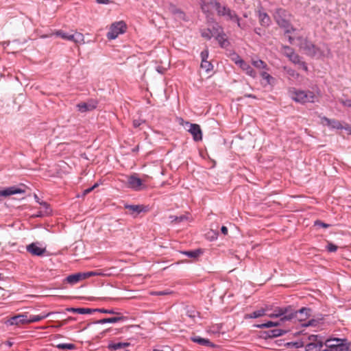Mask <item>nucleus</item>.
<instances>
[{
  "label": "nucleus",
  "mask_w": 351,
  "mask_h": 351,
  "mask_svg": "<svg viewBox=\"0 0 351 351\" xmlns=\"http://www.w3.org/2000/svg\"><path fill=\"white\" fill-rule=\"evenodd\" d=\"M214 6L215 7L216 10L219 16H224L227 19L237 22L238 26H241L239 18L236 14L234 11L231 10L226 6H222L215 0H210L208 2L206 1L205 0H202L200 1V7L204 13H209L211 8Z\"/></svg>",
  "instance_id": "1"
},
{
  "label": "nucleus",
  "mask_w": 351,
  "mask_h": 351,
  "mask_svg": "<svg viewBox=\"0 0 351 351\" xmlns=\"http://www.w3.org/2000/svg\"><path fill=\"white\" fill-rule=\"evenodd\" d=\"M289 95L292 100L301 104L314 103L317 99L313 91L301 90L294 87L289 89Z\"/></svg>",
  "instance_id": "2"
},
{
  "label": "nucleus",
  "mask_w": 351,
  "mask_h": 351,
  "mask_svg": "<svg viewBox=\"0 0 351 351\" xmlns=\"http://www.w3.org/2000/svg\"><path fill=\"white\" fill-rule=\"evenodd\" d=\"M274 16L278 25L285 29V33L289 34L295 30L290 24L289 18L291 15L285 10L282 8L277 9Z\"/></svg>",
  "instance_id": "3"
},
{
  "label": "nucleus",
  "mask_w": 351,
  "mask_h": 351,
  "mask_svg": "<svg viewBox=\"0 0 351 351\" xmlns=\"http://www.w3.org/2000/svg\"><path fill=\"white\" fill-rule=\"evenodd\" d=\"M311 309L309 308H302L298 311H294L291 307L290 314L291 317L290 320L295 319L298 320V322H301V325L303 326H313L314 324L315 320L311 319L309 321L306 322V319L310 316Z\"/></svg>",
  "instance_id": "4"
},
{
  "label": "nucleus",
  "mask_w": 351,
  "mask_h": 351,
  "mask_svg": "<svg viewBox=\"0 0 351 351\" xmlns=\"http://www.w3.org/2000/svg\"><path fill=\"white\" fill-rule=\"evenodd\" d=\"M327 348L334 349V351H351V343L347 339L333 338L326 341Z\"/></svg>",
  "instance_id": "5"
},
{
  "label": "nucleus",
  "mask_w": 351,
  "mask_h": 351,
  "mask_svg": "<svg viewBox=\"0 0 351 351\" xmlns=\"http://www.w3.org/2000/svg\"><path fill=\"white\" fill-rule=\"evenodd\" d=\"M126 24L123 21L115 22L111 25L109 32L107 34V38L109 40L115 39L119 34H123L126 31Z\"/></svg>",
  "instance_id": "6"
},
{
  "label": "nucleus",
  "mask_w": 351,
  "mask_h": 351,
  "mask_svg": "<svg viewBox=\"0 0 351 351\" xmlns=\"http://www.w3.org/2000/svg\"><path fill=\"white\" fill-rule=\"evenodd\" d=\"M291 306L280 308L278 307L274 309V313L268 314V316L271 318L274 317H280V321L285 322L287 320H290L291 315L290 314Z\"/></svg>",
  "instance_id": "7"
},
{
  "label": "nucleus",
  "mask_w": 351,
  "mask_h": 351,
  "mask_svg": "<svg viewBox=\"0 0 351 351\" xmlns=\"http://www.w3.org/2000/svg\"><path fill=\"white\" fill-rule=\"evenodd\" d=\"M185 125L189 126L187 131L192 135L195 141H200L202 140V132L198 124L191 123L189 121H186Z\"/></svg>",
  "instance_id": "8"
},
{
  "label": "nucleus",
  "mask_w": 351,
  "mask_h": 351,
  "mask_svg": "<svg viewBox=\"0 0 351 351\" xmlns=\"http://www.w3.org/2000/svg\"><path fill=\"white\" fill-rule=\"evenodd\" d=\"M98 101L96 99H90L86 102H81L76 105V108L80 112L92 111L97 106Z\"/></svg>",
  "instance_id": "9"
},
{
  "label": "nucleus",
  "mask_w": 351,
  "mask_h": 351,
  "mask_svg": "<svg viewBox=\"0 0 351 351\" xmlns=\"http://www.w3.org/2000/svg\"><path fill=\"white\" fill-rule=\"evenodd\" d=\"M283 54L294 64H300V57L297 54L294 49L289 46H282Z\"/></svg>",
  "instance_id": "10"
},
{
  "label": "nucleus",
  "mask_w": 351,
  "mask_h": 351,
  "mask_svg": "<svg viewBox=\"0 0 351 351\" xmlns=\"http://www.w3.org/2000/svg\"><path fill=\"white\" fill-rule=\"evenodd\" d=\"M39 243H32L26 247L27 251L34 256H41L46 252L45 247L39 246Z\"/></svg>",
  "instance_id": "11"
},
{
  "label": "nucleus",
  "mask_w": 351,
  "mask_h": 351,
  "mask_svg": "<svg viewBox=\"0 0 351 351\" xmlns=\"http://www.w3.org/2000/svg\"><path fill=\"white\" fill-rule=\"evenodd\" d=\"M268 71H261L259 75L262 77L263 86H269L272 87L276 84V79L268 73Z\"/></svg>",
  "instance_id": "12"
},
{
  "label": "nucleus",
  "mask_w": 351,
  "mask_h": 351,
  "mask_svg": "<svg viewBox=\"0 0 351 351\" xmlns=\"http://www.w3.org/2000/svg\"><path fill=\"white\" fill-rule=\"evenodd\" d=\"M300 47L309 56H315L317 54L316 47L312 43L308 41L306 39L302 40Z\"/></svg>",
  "instance_id": "13"
},
{
  "label": "nucleus",
  "mask_w": 351,
  "mask_h": 351,
  "mask_svg": "<svg viewBox=\"0 0 351 351\" xmlns=\"http://www.w3.org/2000/svg\"><path fill=\"white\" fill-rule=\"evenodd\" d=\"M25 191L16 186H10L0 191V200L12 195L23 193Z\"/></svg>",
  "instance_id": "14"
},
{
  "label": "nucleus",
  "mask_w": 351,
  "mask_h": 351,
  "mask_svg": "<svg viewBox=\"0 0 351 351\" xmlns=\"http://www.w3.org/2000/svg\"><path fill=\"white\" fill-rule=\"evenodd\" d=\"M309 340L311 341L304 346L306 351H313L314 349L321 348L323 346L322 342L317 341V335H311L309 337Z\"/></svg>",
  "instance_id": "15"
},
{
  "label": "nucleus",
  "mask_w": 351,
  "mask_h": 351,
  "mask_svg": "<svg viewBox=\"0 0 351 351\" xmlns=\"http://www.w3.org/2000/svg\"><path fill=\"white\" fill-rule=\"evenodd\" d=\"M321 123L331 129H342L343 126L341 122L336 119H330L326 117H321Z\"/></svg>",
  "instance_id": "16"
},
{
  "label": "nucleus",
  "mask_w": 351,
  "mask_h": 351,
  "mask_svg": "<svg viewBox=\"0 0 351 351\" xmlns=\"http://www.w3.org/2000/svg\"><path fill=\"white\" fill-rule=\"evenodd\" d=\"M128 184L130 188L135 191H138L143 182L141 178H138L136 174H133L128 177Z\"/></svg>",
  "instance_id": "17"
},
{
  "label": "nucleus",
  "mask_w": 351,
  "mask_h": 351,
  "mask_svg": "<svg viewBox=\"0 0 351 351\" xmlns=\"http://www.w3.org/2000/svg\"><path fill=\"white\" fill-rule=\"evenodd\" d=\"M11 325H20L29 324L28 316L27 314H19L12 317L10 320Z\"/></svg>",
  "instance_id": "18"
},
{
  "label": "nucleus",
  "mask_w": 351,
  "mask_h": 351,
  "mask_svg": "<svg viewBox=\"0 0 351 351\" xmlns=\"http://www.w3.org/2000/svg\"><path fill=\"white\" fill-rule=\"evenodd\" d=\"M116 315L115 317H112L101 319L99 320H97L96 322V323L99 324H107V323L112 324V323L123 322V321H125L127 319V318L123 316L121 313V315Z\"/></svg>",
  "instance_id": "19"
},
{
  "label": "nucleus",
  "mask_w": 351,
  "mask_h": 351,
  "mask_svg": "<svg viewBox=\"0 0 351 351\" xmlns=\"http://www.w3.org/2000/svg\"><path fill=\"white\" fill-rule=\"evenodd\" d=\"M124 208L130 211V215H134L135 217L141 212L146 210L145 207L143 205L125 204Z\"/></svg>",
  "instance_id": "20"
},
{
  "label": "nucleus",
  "mask_w": 351,
  "mask_h": 351,
  "mask_svg": "<svg viewBox=\"0 0 351 351\" xmlns=\"http://www.w3.org/2000/svg\"><path fill=\"white\" fill-rule=\"evenodd\" d=\"M40 204L44 208L43 210L38 211L32 215L33 217H43L44 216L49 215L51 213V209L49 204L45 202H42Z\"/></svg>",
  "instance_id": "21"
},
{
  "label": "nucleus",
  "mask_w": 351,
  "mask_h": 351,
  "mask_svg": "<svg viewBox=\"0 0 351 351\" xmlns=\"http://www.w3.org/2000/svg\"><path fill=\"white\" fill-rule=\"evenodd\" d=\"M191 341L201 346L214 347L215 345L208 339L202 338L199 336H194L191 338Z\"/></svg>",
  "instance_id": "22"
},
{
  "label": "nucleus",
  "mask_w": 351,
  "mask_h": 351,
  "mask_svg": "<svg viewBox=\"0 0 351 351\" xmlns=\"http://www.w3.org/2000/svg\"><path fill=\"white\" fill-rule=\"evenodd\" d=\"M251 64L260 71L269 69L267 63L258 58H252Z\"/></svg>",
  "instance_id": "23"
},
{
  "label": "nucleus",
  "mask_w": 351,
  "mask_h": 351,
  "mask_svg": "<svg viewBox=\"0 0 351 351\" xmlns=\"http://www.w3.org/2000/svg\"><path fill=\"white\" fill-rule=\"evenodd\" d=\"M216 40L218 41L219 45L222 48L226 47L229 45V42L227 39L226 35L221 31L220 33H217V35L215 36Z\"/></svg>",
  "instance_id": "24"
},
{
  "label": "nucleus",
  "mask_w": 351,
  "mask_h": 351,
  "mask_svg": "<svg viewBox=\"0 0 351 351\" xmlns=\"http://www.w3.org/2000/svg\"><path fill=\"white\" fill-rule=\"evenodd\" d=\"M258 18L259 22L262 26L267 27L271 23L270 17L265 12H262L261 11H258Z\"/></svg>",
  "instance_id": "25"
},
{
  "label": "nucleus",
  "mask_w": 351,
  "mask_h": 351,
  "mask_svg": "<svg viewBox=\"0 0 351 351\" xmlns=\"http://www.w3.org/2000/svg\"><path fill=\"white\" fill-rule=\"evenodd\" d=\"M130 345V343L128 342H118V343H114L111 342L108 344V348L110 350H117L121 348H125L126 347H128Z\"/></svg>",
  "instance_id": "26"
},
{
  "label": "nucleus",
  "mask_w": 351,
  "mask_h": 351,
  "mask_svg": "<svg viewBox=\"0 0 351 351\" xmlns=\"http://www.w3.org/2000/svg\"><path fill=\"white\" fill-rule=\"evenodd\" d=\"M66 282L71 285H75L79 281L83 280L82 273H77L75 274L69 275L66 277Z\"/></svg>",
  "instance_id": "27"
},
{
  "label": "nucleus",
  "mask_w": 351,
  "mask_h": 351,
  "mask_svg": "<svg viewBox=\"0 0 351 351\" xmlns=\"http://www.w3.org/2000/svg\"><path fill=\"white\" fill-rule=\"evenodd\" d=\"M51 313H41L40 315H29L28 317L29 324L40 322L45 318H47Z\"/></svg>",
  "instance_id": "28"
},
{
  "label": "nucleus",
  "mask_w": 351,
  "mask_h": 351,
  "mask_svg": "<svg viewBox=\"0 0 351 351\" xmlns=\"http://www.w3.org/2000/svg\"><path fill=\"white\" fill-rule=\"evenodd\" d=\"M285 333V330L278 328L271 329L266 332L267 337L269 338L280 337L284 335Z\"/></svg>",
  "instance_id": "29"
},
{
  "label": "nucleus",
  "mask_w": 351,
  "mask_h": 351,
  "mask_svg": "<svg viewBox=\"0 0 351 351\" xmlns=\"http://www.w3.org/2000/svg\"><path fill=\"white\" fill-rule=\"evenodd\" d=\"M71 312L77 313L79 314H91L93 312H96V308H71L70 310Z\"/></svg>",
  "instance_id": "30"
},
{
  "label": "nucleus",
  "mask_w": 351,
  "mask_h": 351,
  "mask_svg": "<svg viewBox=\"0 0 351 351\" xmlns=\"http://www.w3.org/2000/svg\"><path fill=\"white\" fill-rule=\"evenodd\" d=\"M265 314V311L263 308L256 311L250 314H245L244 315L245 319H252L260 317Z\"/></svg>",
  "instance_id": "31"
},
{
  "label": "nucleus",
  "mask_w": 351,
  "mask_h": 351,
  "mask_svg": "<svg viewBox=\"0 0 351 351\" xmlns=\"http://www.w3.org/2000/svg\"><path fill=\"white\" fill-rule=\"evenodd\" d=\"M243 71L245 72L249 76L255 78L256 77V72L248 64H246L243 61Z\"/></svg>",
  "instance_id": "32"
},
{
  "label": "nucleus",
  "mask_w": 351,
  "mask_h": 351,
  "mask_svg": "<svg viewBox=\"0 0 351 351\" xmlns=\"http://www.w3.org/2000/svg\"><path fill=\"white\" fill-rule=\"evenodd\" d=\"M182 254H184V255L187 256L189 258H195L202 254V251L200 249H197L195 250L184 251L182 252Z\"/></svg>",
  "instance_id": "33"
},
{
  "label": "nucleus",
  "mask_w": 351,
  "mask_h": 351,
  "mask_svg": "<svg viewBox=\"0 0 351 351\" xmlns=\"http://www.w3.org/2000/svg\"><path fill=\"white\" fill-rule=\"evenodd\" d=\"M72 41L75 43H84V36L80 32H75V34H72Z\"/></svg>",
  "instance_id": "34"
},
{
  "label": "nucleus",
  "mask_w": 351,
  "mask_h": 351,
  "mask_svg": "<svg viewBox=\"0 0 351 351\" xmlns=\"http://www.w3.org/2000/svg\"><path fill=\"white\" fill-rule=\"evenodd\" d=\"M283 70L289 76L294 79H298L300 76V74L297 73L294 69L288 66H284Z\"/></svg>",
  "instance_id": "35"
},
{
  "label": "nucleus",
  "mask_w": 351,
  "mask_h": 351,
  "mask_svg": "<svg viewBox=\"0 0 351 351\" xmlns=\"http://www.w3.org/2000/svg\"><path fill=\"white\" fill-rule=\"evenodd\" d=\"M278 325H279V322H278L269 321L264 324L256 325V327L258 328H271V327H274V326H277Z\"/></svg>",
  "instance_id": "36"
},
{
  "label": "nucleus",
  "mask_w": 351,
  "mask_h": 351,
  "mask_svg": "<svg viewBox=\"0 0 351 351\" xmlns=\"http://www.w3.org/2000/svg\"><path fill=\"white\" fill-rule=\"evenodd\" d=\"M56 348L60 350H74L76 346L73 343H59L56 345Z\"/></svg>",
  "instance_id": "37"
},
{
  "label": "nucleus",
  "mask_w": 351,
  "mask_h": 351,
  "mask_svg": "<svg viewBox=\"0 0 351 351\" xmlns=\"http://www.w3.org/2000/svg\"><path fill=\"white\" fill-rule=\"evenodd\" d=\"M169 219H171V222L180 223L181 221L188 219V217L184 215H182L180 216L171 215L169 217Z\"/></svg>",
  "instance_id": "38"
},
{
  "label": "nucleus",
  "mask_w": 351,
  "mask_h": 351,
  "mask_svg": "<svg viewBox=\"0 0 351 351\" xmlns=\"http://www.w3.org/2000/svg\"><path fill=\"white\" fill-rule=\"evenodd\" d=\"M229 56L232 61L241 67V58L237 53L232 52L229 54Z\"/></svg>",
  "instance_id": "39"
},
{
  "label": "nucleus",
  "mask_w": 351,
  "mask_h": 351,
  "mask_svg": "<svg viewBox=\"0 0 351 351\" xmlns=\"http://www.w3.org/2000/svg\"><path fill=\"white\" fill-rule=\"evenodd\" d=\"M201 68L205 69L206 72H209L213 69V66L209 61L203 60L201 62Z\"/></svg>",
  "instance_id": "40"
},
{
  "label": "nucleus",
  "mask_w": 351,
  "mask_h": 351,
  "mask_svg": "<svg viewBox=\"0 0 351 351\" xmlns=\"http://www.w3.org/2000/svg\"><path fill=\"white\" fill-rule=\"evenodd\" d=\"M97 312L111 314V315H121V313L117 312L113 308L106 309V308H96Z\"/></svg>",
  "instance_id": "41"
},
{
  "label": "nucleus",
  "mask_w": 351,
  "mask_h": 351,
  "mask_svg": "<svg viewBox=\"0 0 351 351\" xmlns=\"http://www.w3.org/2000/svg\"><path fill=\"white\" fill-rule=\"evenodd\" d=\"M100 275H101V273L97 272V271H87V272L82 273V276L83 280L84 279H86V278H90V277H92V276H100Z\"/></svg>",
  "instance_id": "42"
},
{
  "label": "nucleus",
  "mask_w": 351,
  "mask_h": 351,
  "mask_svg": "<svg viewBox=\"0 0 351 351\" xmlns=\"http://www.w3.org/2000/svg\"><path fill=\"white\" fill-rule=\"evenodd\" d=\"M174 17L178 21H187L189 20L186 14L182 10H180V12L174 16Z\"/></svg>",
  "instance_id": "43"
},
{
  "label": "nucleus",
  "mask_w": 351,
  "mask_h": 351,
  "mask_svg": "<svg viewBox=\"0 0 351 351\" xmlns=\"http://www.w3.org/2000/svg\"><path fill=\"white\" fill-rule=\"evenodd\" d=\"M56 34L64 40L72 41V38H71L72 34H71L66 33L62 31H58L56 33Z\"/></svg>",
  "instance_id": "44"
},
{
  "label": "nucleus",
  "mask_w": 351,
  "mask_h": 351,
  "mask_svg": "<svg viewBox=\"0 0 351 351\" xmlns=\"http://www.w3.org/2000/svg\"><path fill=\"white\" fill-rule=\"evenodd\" d=\"M202 36L207 40H210L212 37L215 36V34L212 33V32L210 31V29H208L207 30L202 32Z\"/></svg>",
  "instance_id": "45"
},
{
  "label": "nucleus",
  "mask_w": 351,
  "mask_h": 351,
  "mask_svg": "<svg viewBox=\"0 0 351 351\" xmlns=\"http://www.w3.org/2000/svg\"><path fill=\"white\" fill-rule=\"evenodd\" d=\"M169 10L173 16H175L180 12V9L178 8L173 4H170L169 7Z\"/></svg>",
  "instance_id": "46"
},
{
  "label": "nucleus",
  "mask_w": 351,
  "mask_h": 351,
  "mask_svg": "<svg viewBox=\"0 0 351 351\" xmlns=\"http://www.w3.org/2000/svg\"><path fill=\"white\" fill-rule=\"evenodd\" d=\"M218 233L213 230H210L208 232V239L210 241L215 240L217 238Z\"/></svg>",
  "instance_id": "47"
},
{
  "label": "nucleus",
  "mask_w": 351,
  "mask_h": 351,
  "mask_svg": "<svg viewBox=\"0 0 351 351\" xmlns=\"http://www.w3.org/2000/svg\"><path fill=\"white\" fill-rule=\"evenodd\" d=\"M326 249L330 252H335L337 250V246L332 243H328L326 245Z\"/></svg>",
  "instance_id": "48"
},
{
  "label": "nucleus",
  "mask_w": 351,
  "mask_h": 351,
  "mask_svg": "<svg viewBox=\"0 0 351 351\" xmlns=\"http://www.w3.org/2000/svg\"><path fill=\"white\" fill-rule=\"evenodd\" d=\"M145 123V120L138 119H134L132 122V125H133L134 128H136Z\"/></svg>",
  "instance_id": "49"
},
{
  "label": "nucleus",
  "mask_w": 351,
  "mask_h": 351,
  "mask_svg": "<svg viewBox=\"0 0 351 351\" xmlns=\"http://www.w3.org/2000/svg\"><path fill=\"white\" fill-rule=\"evenodd\" d=\"M210 31L212 32V33H215V36L217 35V33H220L222 30V28L218 25H215V26H213L212 27V29H210Z\"/></svg>",
  "instance_id": "50"
},
{
  "label": "nucleus",
  "mask_w": 351,
  "mask_h": 351,
  "mask_svg": "<svg viewBox=\"0 0 351 351\" xmlns=\"http://www.w3.org/2000/svg\"><path fill=\"white\" fill-rule=\"evenodd\" d=\"M315 226L322 227V228H328L330 226V224L324 223L319 220H317L315 221Z\"/></svg>",
  "instance_id": "51"
},
{
  "label": "nucleus",
  "mask_w": 351,
  "mask_h": 351,
  "mask_svg": "<svg viewBox=\"0 0 351 351\" xmlns=\"http://www.w3.org/2000/svg\"><path fill=\"white\" fill-rule=\"evenodd\" d=\"M198 312L194 310L187 311L186 312V315L191 318H195V317L198 316Z\"/></svg>",
  "instance_id": "52"
},
{
  "label": "nucleus",
  "mask_w": 351,
  "mask_h": 351,
  "mask_svg": "<svg viewBox=\"0 0 351 351\" xmlns=\"http://www.w3.org/2000/svg\"><path fill=\"white\" fill-rule=\"evenodd\" d=\"M98 186L97 184H95L93 186L91 187H89L86 189H85L84 191H83V194H82V196H85L88 193H89L90 192H91L95 188H96L97 186Z\"/></svg>",
  "instance_id": "53"
},
{
  "label": "nucleus",
  "mask_w": 351,
  "mask_h": 351,
  "mask_svg": "<svg viewBox=\"0 0 351 351\" xmlns=\"http://www.w3.org/2000/svg\"><path fill=\"white\" fill-rule=\"evenodd\" d=\"M340 102L346 107H351V99H340Z\"/></svg>",
  "instance_id": "54"
},
{
  "label": "nucleus",
  "mask_w": 351,
  "mask_h": 351,
  "mask_svg": "<svg viewBox=\"0 0 351 351\" xmlns=\"http://www.w3.org/2000/svg\"><path fill=\"white\" fill-rule=\"evenodd\" d=\"M201 58H202V61L203 60H207V58L208 57V50H204L201 52Z\"/></svg>",
  "instance_id": "55"
},
{
  "label": "nucleus",
  "mask_w": 351,
  "mask_h": 351,
  "mask_svg": "<svg viewBox=\"0 0 351 351\" xmlns=\"http://www.w3.org/2000/svg\"><path fill=\"white\" fill-rule=\"evenodd\" d=\"M171 292H169V291H155V292L152 293V295H165L169 294Z\"/></svg>",
  "instance_id": "56"
},
{
  "label": "nucleus",
  "mask_w": 351,
  "mask_h": 351,
  "mask_svg": "<svg viewBox=\"0 0 351 351\" xmlns=\"http://www.w3.org/2000/svg\"><path fill=\"white\" fill-rule=\"evenodd\" d=\"M228 228L225 226H223L221 228V234H223V235H226L228 234Z\"/></svg>",
  "instance_id": "57"
},
{
  "label": "nucleus",
  "mask_w": 351,
  "mask_h": 351,
  "mask_svg": "<svg viewBox=\"0 0 351 351\" xmlns=\"http://www.w3.org/2000/svg\"><path fill=\"white\" fill-rule=\"evenodd\" d=\"M97 3L99 4H109L110 3V0H95Z\"/></svg>",
  "instance_id": "58"
},
{
  "label": "nucleus",
  "mask_w": 351,
  "mask_h": 351,
  "mask_svg": "<svg viewBox=\"0 0 351 351\" xmlns=\"http://www.w3.org/2000/svg\"><path fill=\"white\" fill-rule=\"evenodd\" d=\"M293 345L295 348H301V347H303L304 346L303 345V343L302 341H297V342H295L293 343Z\"/></svg>",
  "instance_id": "59"
},
{
  "label": "nucleus",
  "mask_w": 351,
  "mask_h": 351,
  "mask_svg": "<svg viewBox=\"0 0 351 351\" xmlns=\"http://www.w3.org/2000/svg\"><path fill=\"white\" fill-rule=\"evenodd\" d=\"M300 64H302L303 66V68H304V70H307V66L306 65V64L304 62H301L300 61Z\"/></svg>",
  "instance_id": "60"
},
{
  "label": "nucleus",
  "mask_w": 351,
  "mask_h": 351,
  "mask_svg": "<svg viewBox=\"0 0 351 351\" xmlns=\"http://www.w3.org/2000/svg\"><path fill=\"white\" fill-rule=\"evenodd\" d=\"M288 40H289V42L291 44H292V43H293V37H291V36H289Z\"/></svg>",
  "instance_id": "61"
},
{
  "label": "nucleus",
  "mask_w": 351,
  "mask_h": 351,
  "mask_svg": "<svg viewBox=\"0 0 351 351\" xmlns=\"http://www.w3.org/2000/svg\"><path fill=\"white\" fill-rule=\"evenodd\" d=\"M322 351H334V349H332L331 348H327L326 349Z\"/></svg>",
  "instance_id": "62"
},
{
  "label": "nucleus",
  "mask_w": 351,
  "mask_h": 351,
  "mask_svg": "<svg viewBox=\"0 0 351 351\" xmlns=\"http://www.w3.org/2000/svg\"><path fill=\"white\" fill-rule=\"evenodd\" d=\"M245 97H252L251 95H245Z\"/></svg>",
  "instance_id": "63"
},
{
  "label": "nucleus",
  "mask_w": 351,
  "mask_h": 351,
  "mask_svg": "<svg viewBox=\"0 0 351 351\" xmlns=\"http://www.w3.org/2000/svg\"><path fill=\"white\" fill-rule=\"evenodd\" d=\"M35 198H36V200H38V197L37 195H35Z\"/></svg>",
  "instance_id": "64"
}]
</instances>
